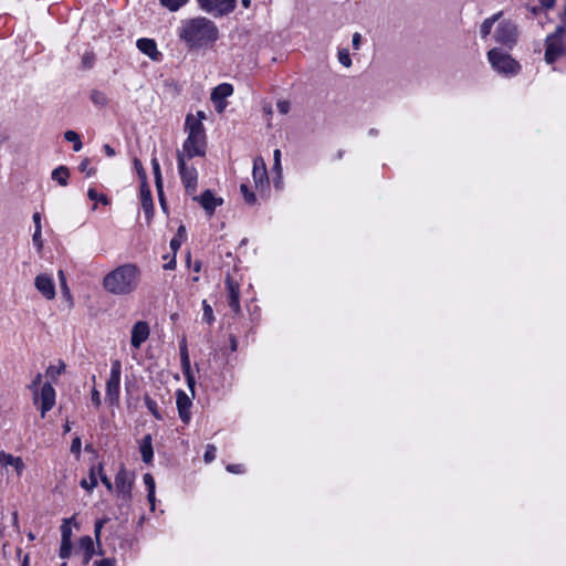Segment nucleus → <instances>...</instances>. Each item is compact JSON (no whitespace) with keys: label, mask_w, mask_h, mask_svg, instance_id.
Returning <instances> with one entry per match:
<instances>
[{"label":"nucleus","mask_w":566,"mask_h":566,"mask_svg":"<svg viewBox=\"0 0 566 566\" xmlns=\"http://www.w3.org/2000/svg\"><path fill=\"white\" fill-rule=\"evenodd\" d=\"M97 468H91L88 478L81 481V486L86 491L92 492L97 485Z\"/></svg>","instance_id":"cd10ccee"},{"label":"nucleus","mask_w":566,"mask_h":566,"mask_svg":"<svg viewBox=\"0 0 566 566\" xmlns=\"http://www.w3.org/2000/svg\"><path fill=\"white\" fill-rule=\"evenodd\" d=\"M81 447H82L81 438L75 437L71 443V452L78 457L81 453Z\"/></svg>","instance_id":"6e6d98bb"},{"label":"nucleus","mask_w":566,"mask_h":566,"mask_svg":"<svg viewBox=\"0 0 566 566\" xmlns=\"http://www.w3.org/2000/svg\"><path fill=\"white\" fill-rule=\"evenodd\" d=\"M195 397H189L184 390L179 389L176 392V403L178 409V415L180 420L184 423H188L191 419L190 408L192 406V399Z\"/></svg>","instance_id":"dca6fc26"},{"label":"nucleus","mask_w":566,"mask_h":566,"mask_svg":"<svg viewBox=\"0 0 566 566\" xmlns=\"http://www.w3.org/2000/svg\"><path fill=\"white\" fill-rule=\"evenodd\" d=\"M360 40H361V36L359 33H354L353 35V46L358 50L359 49V45H360Z\"/></svg>","instance_id":"e2e57ef3"},{"label":"nucleus","mask_w":566,"mask_h":566,"mask_svg":"<svg viewBox=\"0 0 566 566\" xmlns=\"http://www.w3.org/2000/svg\"><path fill=\"white\" fill-rule=\"evenodd\" d=\"M32 219H33V222H34V228L39 229V230H42V227H41V214L39 212H35L33 214Z\"/></svg>","instance_id":"052dcab7"},{"label":"nucleus","mask_w":566,"mask_h":566,"mask_svg":"<svg viewBox=\"0 0 566 566\" xmlns=\"http://www.w3.org/2000/svg\"><path fill=\"white\" fill-rule=\"evenodd\" d=\"M97 473H98V476H99L102 483L106 486V489L108 491H112L113 490V484H112L111 480L107 478V475L104 474V472H103V464H98Z\"/></svg>","instance_id":"a18cd8bd"},{"label":"nucleus","mask_w":566,"mask_h":566,"mask_svg":"<svg viewBox=\"0 0 566 566\" xmlns=\"http://www.w3.org/2000/svg\"><path fill=\"white\" fill-rule=\"evenodd\" d=\"M227 470L231 473H242L243 472V468L241 464H229L227 467Z\"/></svg>","instance_id":"bf43d9fd"},{"label":"nucleus","mask_w":566,"mask_h":566,"mask_svg":"<svg viewBox=\"0 0 566 566\" xmlns=\"http://www.w3.org/2000/svg\"><path fill=\"white\" fill-rule=\"evenodd\" d=\"M233 94V86L229 83H222L216 86L211 93L217 112L221 113L227 107L226 98Z\"/></svg>","instance_id":"4468645a"},{"label":"nucleus","mask_w":566,"mask_h":566,"mask_svg":"<svg viewBox=\"0 0 566 566\" xmlns=\"http://www.w3.org/2000/svg\"><path fill=\"white\" fill-rule=\"evenodd\" d=\"M501 15H502V12H499L483 21V23L481 24V28H480V34L483 39H485L491 33L494 22L497 21Z\"/></svg>","instance_id":"c756f323"},{"label":"nucleus","mask_w":566,"mask_h":566,"mask_svg":"<svg viewBox=\"0 0 566 566\" xmlns=\"http://www.w3.org/2000/svg\"><path fill=\"white\" fill-rule=\"evenodd\" d=\"M92 60H93V57H92V56H87V55H85V56L83 57V62H84L87 66H91V65H92Z\"/></svg>","instance_id":"69168bd1"},{"label":"nucleus","mask_w":566,"mask_h":566,"mask_svg":"<svg viewBox=\"0 0 566 566\" xmlns=\"http://www.w3.org/2000/svg\"><path fill=\"white\" fill-rule=\"evenodd\" d=\"M0 467L3 469L11 467L18 476H21L25 469V464L22 458L14 457L13 454L6 451H0Z\"/></svg>","instance_id":"a211bd4d"},{"label":"nucleus","mask_w":566,"mask_h":566,"mask_svg":"<svg viewBox=\"0 0 566 566\" xmlns=\"http://www.w3.org/2000/svg\"><path fill=\"white\" fill-rule=\"evenodd\" d=\"M57 276L60 279L62 296L67 302L69 307H73V297H72L71 291L67 286L64 272L62 270H60L57 272Z\"/></svg>","instance_id":"a878e982"},{"label":"nucleus","mask_w":566,"mask_h":566,"mask_svg":"<svg viewBox=\"0 0 566 566\" xmlns=\"http://www.w3.org/2000/svg\"><path fill=\"white\" fill-rule=\"evenodd\" d=\"M206 119V114L203 111H198L195 115L193 114H188L186 116V120H185V127L186 128H191V126L193 125H199L200 126V129H205L203 127V120Z\"/></svg>","instance_id":"393cba45"},{"label":"nucleus","mask_w":566,"mask_h":566,"mask_svg":"<svg viewBox=\"0 0 566 566\" xmlns=\"http://www.w3.org/2000/svg\"><path fill=\"white\" fill-rule=\"evenodd\" d=\"M494 39L500 44L512 46L517 39L516 25L511 21L500 22L494 32Z\"/></svg>","instance_id":"9d476101"},{"label":"nucleus","mask_w":566,"mask_h":566,"mask_svg":"<svg viewBox=\"0 0 566 566\" xmlns=\"http://www.w3.org/2000/svg\"><path fill=\"white\" fill-rule=\"evenodd\" d=\"M276 107H277V111L282 115H286L290 112L291 106H290V102H287V101H279L276 104Z\"/></svg>","instance_id":"4d7b16f0"},{"label":"nucleus","mask_w":566,"mask_h":566,"mask_svg":"<svg viewBox=\"0 0 566 566\" xmlns=\"http://www.w3.org/2000/svg\"><path fill=\"white\" fill-rule=\"evenodd\" d=\"M182 374L186 378L187 385L191 391L192 397H195L196 379H195V376H193L191 369H188L187 371H182Z\"/></svg>","instance_id":"c03bdc74"},{"label":"nucleus","mask_w":566,"mask_h":566,"mask_svg":"<svg viewBox=\"0 0 566 566\" xmlns=\"http://www.w3.org/2000/svg\"><path fill=\"white\" fill-rule=\"evenodd\" d=\"M145 400V406L146 408L148 409V411L157 419H161V416L158 411V406H157V402L151 399L149 396H145L144 398Z\"/></svg>","instance_id":"58836bf2"},{"label":"nucleus","mask_w":566,"mask_h":566,"mask_svg":"<svg viewBox=\"0 0 566 566\" xmlns=\"http://www.w3.org/2000/svg\"><path fill=\"white\" fill-rule=\"evenodd\" d=\"M143 481L148 491L147 499L150 503L151 510H155V488H156L155 480L150 473H146L143 476Z\"/></svg>","instance_id":"b1692460"},{"label":"nucleus","mask_w":566,"mask_h":566,"mask_svg":"<svg viewBox=\"0 0 566 566\" xmlns=\"http://www.w3.org/2000/svg\"><path fill=\"white\" fill-rule=\"evenodd\" d=\"M240 190L247 203H255V195L252 191H250L249 187L245 184H242L240 186Z\"/></svg>","instance_id":"79ce46f5"},{"label":"nucleus","mask_w":566,"mask_h":566,"mask_svg":"<svg viewBox=\"0 0 566 566\" xmlns=\"http://www.w3.org/2000/svg\"><path fill=\"white\" fill-rule=\"evenodd\" d=\"M187 138L185 139L181 149L177 151V158L192 159L195 157H205L207 150V136L206 130L200 129L199 125H192L191 128H186Z\"/></svg>","instance_id":"7ed1b4c3"},{"label":"nucleus","mask_w":566,"mask_h":566,"mask_svg":"<svg viewBox=\"0 0 566 566\" xmlns=\"http://www.w3.org/2000/svg\"><path fill=\"white\" fill-rule=\"evenodd\" d=\"M34 286L49 301L55 297V284L53 277L49 274H39L34 279Z\"/></svg>","instance_id":"2eb2a0df"},{"label":"nucleus","mask_w":566,"mask_h":566,"mask_svg":"<svg viewBox=\"0 0 566 566\" xmlns=\"http://www.w3.org/2000/svg\"><path fill=\"white\" fill-rule=\"evenodd\" d=\"M134 166L136 168V171L142 180V184L146 182V171L140 163V160L138 159H135L134 160Z\"/></svg>","instance_id":"603ef678"},{"label":"nucleus","mask_w":566,"mask_h":566,"mask_svg":"<svg viewBox=\"0 0 566 566\" xmlns=\"http://www.w3.org/2000/svg\"><path fill=\"white\" fill-rule=\"evenodd\" d=\"M43 376L42 374L38 373L31 384L29 385V389L32 391H35L36 389H40L41 386L44 384L42 382Z\"/></svg>","instance_id":"3c124183"},{"label":"nucleus","mask_w":566,"mask_h":566,"mask_svg":"<svg viewBox=\"0 0 566 566\" xmlns=\"http://www.w3.org/2000/svg\"><path fill=\"white\" fill-rule=\"evenodd\" d=\"M133 483L134 474L122 467L115 476V492L125 503H128L132 499Z\"/></svg>","instance_id":"6e6552de"},{"label":"nucleus","mask_w":566,"mask_h":566,"mask_svg":"<svg viewBox=\"0 0 566 566\" xmlns=\"http://www.w3.org/2000/svg\"><path fill=\"white\" fill-rule=\"evenodd\" d=\"M252 177L255 188L260 191H265L269 188V177L265 163L263 158L256 157L253 161Z\"/></svg>","instance_id":"ddd939ff"},{"label":"nucleus","mask_w":566,"mask_h":566,"mask_svg":"<svg viewBox=\"0 0 566 566\" xmlns=\"http://www.w3.org/2000/svg\"><path fill=\"white\" fill-rule=\"evenodd\" d=\"M122 364L118 359L112 361L109 377L106 381V399L112 406L119 402Z\"/></svg>","instance_id":"423d86ee"},{"label":"nucleus","mask_w":566,"mask_h":566,"mask_svg":"<svg viewBox=\"0 0 566 566\" xmlns=\"http://www.w3.org/2000/svg\"><path fill=\"white\" fill-rule=\"evenodd\" d=\"M140 279V269L136 264L125 263L108 272L102 285L109 294L126 296L138 289Z\"/></svg>","instance_id":"f03ea898"},{"label":"nucleus","mask_w":566,"mask_h":566,"mask_svg":"<svg viewBox=\"0 0 566 566\" xmlns=\"http://www.w3.org/2000/svg\"><path fill=\"white\" fill-rule=\"evenodd\" d=\"M151 165H153V169H154V175H155V180H156L157 189H158L159 193H161V188H163V185H161V172H160V166H159V163H158L157 158H153L151 159Z\"/></svg>","instance_id":"a19ab883"},{"label":"nucleus","mask_w":566,"mask_h":566,"mask_svg":"<svg viewBox=\"0 0 566 566\" xmlns=\"http://www.w3.org/2000/svg\"><path fill=\"white\" fill-rule=\"evenodd\" d=\"M175 266H176V261L172 260L168 264L165 265V269L172 270V269H175Z\"/></svg>","instance_id":"774afa93"},{"label":"nucleus","mask_w":566,"mask_h":566,"mask_svg":"<svg viewBox=\"0 0 566 566\" xmlns=\"http://www.w3.org/2000/svg\"><path fill=\"white\" fill-rule=\"evenodd\" d=\"M91 101L93 104L99 107L105 106L108 102L106 94L101 91H93L91 93Z\"/></svg>","instance_id":"4c0bfd02"},{"label":"nucleus","mask_w":566,"mask_h":566,"mask_svg":"<svg viewBox=\"0 0 566 566\" xmlns=\"http://www.w3.org/2000/svg\"><path fill=\"white\" fill-rule=\"evenodd\" d=\"M72 554V542H61L59 556L63 559H66Z\"/></svg>","instance_id":"37998d69"},{"label":"nucleus","mask_w":566,"mask_h":566,"mask_svg":"<svg viewBox=\"0 0 566 566\" xmlns=\"http://www.w3.org/2000/svg\"><path fill=\"white\" fill-rule=\"evenodd\" d=\"M65 140L73 144V150L80 151L83 147V144L81 142L80 135L74 130H66L64 133Z\"/></svg>","instance_id":"473e14b6"},{"label":"nucleus","mask_w":566,"mask_h":566,"mask_svg":"<svg viewBox=\"0 0 566 566\" xmlns=\"http://www.w3.org/2000/svg\"><path fill=\"white\" fill-rule=\"evenodd\" d=\"M202 318L205 322H207L209 325H211L214 322V315L212 307L208 304V302L205 300L202 301Z\"/></svg>","instance_id":"ea45409f"},{"label":"nucleus","mask_w":566,"mask_h":566,"mask_svg":"<svg viewBox=\"0 0 566 566\" xmlns=\"http://www.w3.org/2000/svg\"><path fill=\"white\" fill-rule=\"evenodd\" d=\"M186 240V228L180 226L178 228L176 237H174L170 241V248L175 252L180 248L181 243Z\"/></svg>","instance_id":"72a5a7b5"},{"label":"nucleus","mask_w":566,"mask_h":566,"mask_svg":"<svg viewBox=\"0 0 566 566\" xmlns=\"http://www.w3.org/2000/svg\"><path fill=\"white\" fill-rule=\"evenodd\" d=\"M200 270H201V262L196 261L193 264V271L198 273V272H200Z\"/></svg>","instance_id":"338daca9"},{"label":"nucleus","mask_w":566,"mask_h":566,"mask_svg":"<svg viewBox=\"0 0 566 566\" xmlns=\"http://www.w3.org/2000/svg\"><path fill=\"white\" fill-rule=\"evenodd\" d=\"M488 60L492 67L504 76H514L521 70V65L517 61L499 49L490 50L488 52Z\"/></svg>","instance_id":"20e7f679"},{"label":"nucleus","mask_w":566,"mask_h":566,"mask_svg":"<svg viewBox=\"0 0 566 566\" xmlns=\"http://www.w3.org/2000/svg\"><path fill=\"white\" fill-rule=\"evenodd\" d=\"M538 2L543 8L552 9L555 6L556 0H538Z\"/></svg>","instance_id":"680f3d73"},{"label":"nucleus","mask_w":566,"mask_h":566,"mask_svg":"<svg viewBox=\"0 0 566 566\" xmlns=\"http://www.w3.org/2000/svg\"><path fill=\"white\" fill-rule=\"evenodd\" d=\"M65 371V364L59 360L57 364H52L46 368V376L52 380L56 381L57 378Z\"/></svg>","instance_id":"bb28decb"},{"label":"nucleus","mask_w":566,"mask_h":566,"mask_svg":"<svg viewBox=\"0 0 566 566\" xmlns=\"http://www.w3.org/2000/svg\"><path fill=\"white\" fill-rule=\"evenodd\" d=\"M274 168L279 171L281 169V150H274Z\"/></svg>","instance_id":"13d9d810"},{"label":"nucleus","mask_w":566,"mask_h":566,"mask_svg":"<svg viewBox=\"0 0 566 566\" xmlns=\"http://www.w3.org/2000/svg\"><path fill=\"white\" fill-rule=\"evenodd\" d=\"M32 400L34 405L40 406L41 417L44 418L56 402V392L52 384L46 381L40 389L32 391Z\"/></svg>","instance_id":"39448f33"},{"label":"nucleus","mask_w":566,"mask_h":566,"mask_svg":"<svg viewBox=\"0 0 566 566\" xmlns=\"http://www.w3.org/2000/svg\"><path fill=\"white\" fill-rule=\"evenodd\" d=\"M179 350H180L181 369H182V371H187L188 369H191V366H190V358H189L188 348H187V344H186L185 339H182V342L180 343Z\"/></svg>","instance_id":"2f4dec72"},{"label":"nucleus","mask_w":566,"mask_h":566,"mask_svg":"<svg viewBox=\"0 0 566 566\" xmlns=\"http://www.w3.org/2000/svg\"><path fill=\"white\" fill-rule=\"evenodd\" d=\"M150 326L146 321L136 322L130 331V347L138 350L140 346L149 338Z\"/></svg>","instance_id":"9b49d317"},{"label":"nucleus","mask_w":566,"mask_h":566,"mask_svg":"<svg viewBox=\"0 0 566 566\" xmlns=\"http://www.w3.org/2000/svg\"><path fill=\"white\" fill-rule=\"evenodd\" d=\"M226 287L228 292V303L229 306L235 314L241 312L240 307V286L237 282L232 280L230 275H227L226 279Z\"/></svg>","instance_id":"f3484780"},{"label":"nucleus","mask_w":566,"mask_h":566,"mask_svg":"<svg viewBox=\"0 0 566 566\" xmlns=\"http://www.w3.org/2000/svg\"><path fill=\"white\" fill-rule=\"evenodd\" d=\"M190 160L191 159L177 158V166L186 191L192 195L197 190L198 171L193 165L189 164Z\"/></svg>","instance_id":"0eeeda50"},{"label":"nucleus","mask_w":566,"mask_h":566,"mask_svg":"<svg viewBox=\"0 0 566 566\" xmlns=\"http://www.w3.org/2000/svg\"><path fill=\"white\" fill-rule=\"evenodd\" d=\"M140 199H142V207H143L145 213L147 214L148 218L151 217L154 205H153L150 189L148 188L146 182L142 184Z\"/></svg>","instance_id":"4be33fe9"},{"label":"nucleus","mask_w":566,"mask_h":566,"mask_svg":"<svg viewBox=\"0 0 566 566\" xmlns=\"http://www.w3.org/2000/svg\"><path fill=\"white\" fill-rule=\"evenodd\" d=\"M95 545H96V543L94 542V539L91 536L85 535V536L80 537L78 551L83 553V564L84 565H87L91 562V559L93 558V556L96 554Z\"/></svg>","instance_id":"412c9836"},{"label":"nucleus","mask_w":566,"mask_h":566,"mask_svg":"<svg viewBox=\"0 0 566 566\" xmlns=\"http://www.w3.org/2000/svg\"><path fill=\"white\" fill-rule=\"evenodd\" d=\"M197 2L208 13L224 15L234 10L237 0H197Z\"/></svg>","instance_id":"1a4fd4ad"},{"label":"nucleus","mask_w":566,"mask_h":566,"mask_svg":"<svg viewBox=\"0 0 566 566\" xmlns=\"http://www.w3.org/2000/svg\"><path fill=\"white\" fill-rule=\"evenodd\" d=\"M216 452H217V449L213 444H208L207 448H206V452L203 454V459L207 463H210L211 461H213L216 459Z\"/></svg>","instance_id":"09e8293b"},{"label":"nucleus","mask_w":566,"mask_h":566,"mask_svg":"<svg viewBox=\"0 0 566 566\" xmlns=\"http://www.w3.org/2000/svg\"><path fill=\"white\" fill-rule=\"evenodd\" d=\"M117 562L113 557L102 558L93 563L94 566H116Z\"/></svg>","instance_id":"864d4df0"},{"label":"nucleus","mask_w":566,"mask_h":566,"mask_svg":"<svg viewBox=\"0 0 566 566\" xmlns=\"http://www.w3.org/2000/svg\"><path fill=\"white\" fill-rule=\"evenodd\" d=\"M32 242L39 251L42 250V248H43L42 230L34 229V233L32 235Z\"/></svg>","instance_id":"8fccbe9b"},{"label":"nucleus","mask_w":566,"mask_h":566,"mask_svg":"<svg viewBox=\"0 0 566 566\" xmlns=\"http://www.w3.org/2000/svg\"><path fill=\"white\" fill-rule=\"evenodd\" d=\"M188 0H159L160 4L169 11H178Z\"/></svg>","instance_id":"c9c22d12"},{"label":"nucleus","mask_w":566,"mask_h":566,"mask_svg":"<svg viewBox=\"0 0 566 566\" xmlns=\"http://www.w3.org/2000/svg\"><path fill=\"white\" fill-rule=\"evenodd\" d=\"M104 150L106 155L109 157L115 155V150L109 145H104Z\"/></svg>","instance_id":"0e129e2a"},{"label":"nucleus","mask_w":566,"mask_h":566,"mask_svg":"<svg viewBox=\"0 0 566 566\" xmlns=\"http://www.w3.org/2000/svg\"><path fill=\"white\" fill-rule=\"evenodd\" d=\"M108 522V518L105 517V518H101V520H97L95 522V526H94V542L96 543V546L98 548H101V545H102V530L104 527V525Z\"/></svg>","instance_id":"f704fd0d"},{"label":"nucleus","mask_w":566,"mask_h":566,"mask_svg":"<svg viewBox=\"0 0 566 566\" xmlns=\"http://www.w3.org/2000/svg\"><path fill=\"white\" fill-rule=\"evenodd\" d=\"M338 61L345 67H349L352 65V59L347 50H340L338 52Z\"/></svg>","instance_id":"49530a36"},{"label":"nucleus","mask_w":566,"mask_h":566,"mask_svg":"<svg viewBox=\"0 0 566 566\" xmlns=\"http://www.w3.org/2000/svg\"><path fill=\"white\" fill-rule=\"evenodd\" d=\"M87 197L90 198V200L101 202L104 206H107L109 203L107 197L104 193L97 192L95 188L88 189Z\"/></svg>","instance_id":"e433bc0d"},{"label":"nucleus","mask_w":566,"mask_h":566,"mask_svg":"<svg viewBox=\"0 0 566 566\" xmlns=\"http://www.w3.org/2000/svg\"><path fill=\"white\" fill-rule=\"evenodd\" d=\"M139 450L142 453L143 461L145 463H150L153 461L154 451L151 444V437L149 434L145 436L140 442Z\"/></svg>","instance_id":"5701e85b"},{"label":"nucleus","mask_w":566,"mask_h":566,"mask_svg":"<svg viewBox=\"0 0 566 566\" xmlns=\"http://www.w3.org/2000/svg\"><path fill=\"white\" fill-rule=\"evenodd\" d=\"M91 400L95 408L101 407V405H102L101 394L95 387L92 389Z\"/></svg>","instance_id":"5fc2aeb1"},{"label":"nucleus","mask_w":566,"mask_h":566,"mask_svg":"<svg viewBox=\"0 0 566 566\" xmlns=\"http://www.w3.org/2000/svg\"><path fill=\"white\" fill-rule=\"evenodd\" d=\"M195 200L200 202L209 216H212L216 208L222 205V199L214 197L210 190H206L200 197H195Z\"/></svg>","instance_id":"aec40b11"},{"label":"nucleus","mask_w":566,"mask_h":566,"mask_svg":"<svg viewBox=\"0 0 566 566\" xmlns=\"http://www.w3.org/2000/svg\"><path fill=\"white\" fill-rule=\"evenodd\" d=\"M136 45L138 50L147 55L153 61H159L161 53L157 49V43L153 39L142 38L137 40Z\"/></svg>","instance_id":"6ab92c4d"},{"label":"nucleus","mask_w":566,"mask_h":566,"mask_svg":"<svg viewBox=\"0 0 566 566\" xmlns=\"http://www.w3.org/2000/svg\"><path fill=\"white\" fill-rule=\"evenodd\" d=\"M562 28L556 30L555 34L548 35L546 39L545 61L548 64H553L563 52V43L559 38Z\"/></svg>","instance_id":"f8f14e48"},{"label":"nucleus","mask_w":566,"mask_h":566,"mask_svg":"<svg viewBox=\"0 0 566 566\" xmlns=\"http://www.w3.org/2000/svg\"><path fill=\"white\" fill-rule=\"evenodd\" d=\"M80 170L82 172H85L87 177H91V176L95 175V172H96V169L94 167H91V164H90L88 159H84L80 164Z\"/></svg>","instance_id":"de8ad7c7"},{"label":"nucleus","mask_w":566,"mask_h":566,"mask_svg":"<svg viewBox=\"0 0 566 566\" xmlns=\"http://www.w3.org/2000/svg\"><path fill=\"white\" fill-rule=\"evenodd\" d=\"M70 170L65 166H60L52 171V179L57 181L61 186L67 185Z\"/></svg>","instance_id":"c85d7f7f"},{"label":"nucleus","mask_w":566,"mask_h":566,"mask_svg":"<svg viewBox=\"0 0 566 566\" xmlns=\"http://www.w3.org/2000/svg\"><path fill=\"white\" fill-rule=\"evenodd\" d=\"M177 34L190 50H195L213 44L219 38V30L212 20L195 17L182 20Z\"/></svg>","instance_id":"f257e3e1"},{"label":"nucleus","mask_w":566,"mask_h":566,"mask_svg":"<svg viewBox=\"0 0 566 566\" xmlns=\"http://www.w3.org/2000/svg\"><path fill=\"white\" fill-rule=\"evenodd\" d=\"M74 517L64 518L61 525V542H72V527L71 524Z\"/></svg>","instance_id":"7c9ffc66"}]
</instances>
